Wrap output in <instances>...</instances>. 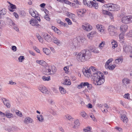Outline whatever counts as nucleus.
Segmentation results:
<instances>
[{"label": "nucleus", "instance_id": "obj_1", "mask_svg": "<svg viewBox=\"0 0 132 132\" xmlns=\"http://www.w3.org/2000/svg\"><path fill=\"white\" fill-rule=\"evenodd\" d=\"M95 68L91 67L88 70H85L84 74L86 77L89 78L91 75L93 76L94 84L95 85H100L105 81V78L103 74L96 71Z\"/></svg>", "mask_w": 132, "mask_h": 132}, {"label": "nucleus", "instance_id": "obj_2", "mask_svg": "<svg viewBox=\"0 0 132 132\" xmlns=\"http://www.w3.org/2000/svg\"><path fill=\"white\" fill-rule=\"evenodd\" d=\"M91 57V53L89 50H84L79 53L77 57V60L80 62H85Z\"/></svg>", "mask_w": 132, "mask_h": 132}, {"label": "nucleus", "instance_id": "obj_3", "mask_svg": "<svg viewBox=\"0 0 132 132\" xmlns=\"http://www.w3.org/2000/svg\"><path fill=\"white\" fill-rule=\"evenodd\" d=\"M102 7L104 9H105L106 8L107 10L110 11H117L120 10V7L118 5L112 3L105 4L102 6Z\"/></svg>", "mask_w": 132, "mask_h": 132}, {"label": "nucleus", "instance_id": "obj_4", "mask_svg": "<svg viewBox=\"0 0 132 132\" xmlns=\"http://www.w3.org/2000/svg\"><path fill=\"white\" fill-rule=\"evenodd\" d=\"M122 23L128 24L132 21V15L128 16L123 17L121 19Z\"/></svg>", "mask_w": 132, "mask_h": 132}, {"label": "nucleus", "instance_id": "obj_5", "mask_svg": "<svg viewBox=\"0 0 132 132\" xmlns=\"http://www.w3.org/2000/svg\"><path fill=\"white\" fill-rule=\"evenodd\" d=\"M130 80L127 78H125L122 80L123 85L125 88H127L130 84Z\"/></svg>", "mask_w": 132, "mask_h": 132}, {"label": "nucleus", "instance_id": "obj_6", "mask_svg": "<svg viewBox=\"0 0 132 132\" xmlns=\"http://www.w3.org/2000/svg\"><path fill=\"white\" fill-rule=\"evenodd\" d=\"M30 23L32 26H35L36 28L39 27L40 25L38 23V22L37 20L35 19H31L30 21Z\"/></svg>", "mask_w": 132, "mask_h": 132}, {"label": "nucleus", "instance_id": "obj_7", "mask_svg": "<svg viewBox=\"0 0 132 132\" xmlns=\"http://www.w3.org/2000/svg\"><path fill=\"white\" fill-rule=\"evenodd\" d=\"M91 5L89 7H93L95 9H97L99 7V5L98 4V3L95 0H94L92 2L91 4Z\"/></svg>", "mask_w": 132, "mask_h": 132}, {"label": "nucleus", "instance_id": "obj_8", "mask_svg": "<svg viewBox=\"0 0 132 132\" xmlns=\"http://www.w3.org/2000/svg\"><path fill=\"white\" fill-rule=\"evenodd\" d=\"M43 37L44 39L48 42L51 41L50 38L51 36L46 33H44L43 34Z\"/></svg>", "mask_w": 132, "mask_h": 132}, {"label": "nucleus", "instance_id": "obj_9", "mask_svg": "<svg viewBox=\"0 0 132 132\" xmlns=\"http://www.w3.org/2000/svg\"><path fill=\"white\" fill-rule=\"evenodd\" d=\"M120 29L121 32L125 33L127 30L128 26L126 24L122 25L121 26Z\"/></svg>", "mask_w": 132, "mask_h": 132}, {"label": "nucleus", "instance_id": "obj_10", "mask_svg": "<svg viewBox=\"0 0 132 132\" xmlns=\"http://www.w3.org/2000/svg\"><path fill=\"white\" fill-rule=\"evenodd\" d=\"M94 0H83L84 4L86 6L89 7Z\"/></svg>", "mask_w": 132, "mask_h": 132}, {"label": "nucleus", "instance_id": "obj_11", "mask_svg": "<svg viewBox=\"0 0 132 132\" xmlns=\"http://www.w3.org/2000/svg\"><path fill=\"white\" fill-rule=\"evenodd\" d=\"M34 121L32 119L29 117H27L25 118L24 120V122L26 124H28L29 123H32Z\"/></svg>", "mask_w": 132, "mask_h": 132}, {"label": "nucleus", "instance_id": "obj_12", "mask_svg": "<svg viewBox=\"0 0 132 132\" xmlns=\"http://www.w3.org/2000/svg\"><path fill=\"white\" fill-rule=\"evenodd\" d=\"M96 28L97 30L101 32L105 33V29L103 26L98 24L96 26Z\"/></svg>", "mask_w": 132, "mask_h": 132}, {"label": "nucleus", "instance_id": "obj_13", "mask_svg": "<svg viewBox=\"0 0 132 132\" xmlns=\"http://www.w3.org/2000/svg\"><path fill=\"white\" fill-rule=\"evenodd\" d=\"M38 89L43 93H46L47 91L46 88L43 86H40L38 87Z\"/></svg>", "mask_w": 132, "mask_h": 132}, {"label": "nucleus", "instance_id": "obj_14", "mask_svg": "<svg viewBox=\"0 0 132 132\" xmlns=\"http://www.w3.org/2000/svg\"><path fill=\"white\" fill-rule=\"evenodd\" d=\"M50 68L48 67V66L46 67L44 71V73L46 75H51V73H50Z\"/></svg>", "mask_w": 132, "mask_h": 132}, {"label": "nucleus", "instance_id": "obj_15", "mask_svg": "<svg viewBox=\"0 0 132 132\" xmlns=\"http://www.w3.org/2000/svg\"><path fill=\"white\" fill-rule=\"evenodd\" d=\"M9 3L10 4V7H9V10L11 12L14 11L13 10L15 9L16 8V6L11 4L10 2H9Z\"/></svg>", "mask_w": 132, "mask_h": 132}, {"label": "nucleus", "instance_id": "obj_16", "mask_svg": "<svg viewBox=\"0 0 132 132\" xmlns=\"http://www.w3.org/2000/svg\"><path fill=\"white\" fill-rule=\"evenodd\" d=\"M116 65L115 64L112 65H105V68H108L110 70H113L114 69Z\"/></svg>", "mask_w": 132, "mask_h": 132}, {"label": "nucleus", "instance_id": "obj_17", "mask_svg": "<svg viewBox=\"0 0 132 132\" xmlns=\"http://www.w3.org/2000/svg\"><path fill=\"white\" fill-rule=\"evenodd\" d=\"M48 67L50 68V73H51V74H54L56 70L55 69V67L54 66H48Z\"/></svg>", "mask_w": 132, "mask_h": 132}, {"label": "nucleus", "instance_id": "obj_18", "mask_svg": "<svg viewBox=\"0 0 132 132\" xmlns=\"http://www.w3.org/2000/svg\"><path fill=\"white\" fill-rule=\"evenodd\" d=\"M52 39L53 40V42L57 45L60 44V41L57 38L55 37H53Z\"/></svg>", "mask_w": 132, "mask_h": 132}, {"label": "nucleus", "instance_id": "obj_19", "mask_svg": "<svg viewBox=\"0 0 132 132\" xmlns=\"http://www.w3.org/2000/svg\"><path fill=\"white\" fill-rule=\"evenodd\" d=\"M121 119L125 123H127L128 121L127 118L125 115H123L121 117Z\"/></svg>", "mask_w": 132, "mask_h": 132}, {"label": "nucleus", "instance_id": "obj_20", "mask_svg": "<svg viewBox=\"0 0 132 132\" xmlns=\"http://www.w3.org/2000/svg\"><path fill=\"white\" fill-rule=\"evenodd\" d=\"M4 114V116H5L8 118H10L12 117H13V114L11 113L8 112L7 111Z\"/></svg>", "mask_w": 132, "mask_h": 132}, {"label": "nucleus", "instance_id": "obj_21", "mask_svg": "<svg viewBox=\"0 0 132 132\" xmlns=\"http://www.w3.org/2000/svg\"><path fill=\"white\" fill-rule=\"evenodd\" d=\"M36 62L43 66L46 65V63L43 60H37L36 61Z\"/></svg>", "mask_w": 132, "mask_h": 132}, {"label": "nucleus", "instance_id": "obj_22", "mask_svg": "<svg viewBox=\"0 0 132 132\" xmlns=\"http://www.w3.org/2000/svg\"><path fill=\"white\" fill-rule=\"evenodd\" d=\"M37 118L38 120L40 122H43L44 120V117L42 114L39 115H37Z\"/></svg>", "mask_w": 132, "mask_h": 132}, {"label": "nucleus", "instance_id": "obj_23", "mask_svg": "<svg viewBox=\"0 0 132 132\" xmlns=\"http://www.w3.org/2000/svg\"><path fill=\"white\" fill-rule=\"evenodd\" d=\"M59 90L61 93L63 95L65 94L66 92V91L64 88L61 86L59 87Z\"/></svg>", "mask_w": 132, "mask_h": 132}, {"label": "nucleus", "instance_id": "obj_24", "mask_svg": "<svg viewBox=\"0 0 132 132\" xmlns=\"http://www.w3.org/2000/svg\"><path fill=\"white\" fill-rule=\"evenodd\" d=\"M29 12L30 14L33 17H36L37 14H36L37 12H35L32 9L30 10L29 11Z\"/></svg>", "mask_w": 132, "mask_h": 132}, {"label": "nucleus", "instance_id": "obj_25", "mask_svg": "<svg viewBox=\"0 0 132 132\" xmlns=\"http://www.w3.org/2000/svg\"><path fill=\"white\" fill-rule=\"evenodd\" d=\"M80 125V123L78 120V119L76 120L75 121V125L73 127L74 128H76Z\"/></svg>", "mask_w": 132, "mask_h": 132}, {"label": "nucleus", "instance_id": "obj_26", "mask_svg": "<svg viewBox=\"0 0 132 132\" xmlns=\"http://www.w3.org/2000/svg\"><path fill=\"white\" fill-rule=\"evenodd\" d=\"M115 30H116L115 27L111 25H110L108 28V31H114Z\"/></svg>", "mask_w": 132, "mask_h": 132}, {"label": "nucleus", "instance_id": "obj_27", "mask_svg": "<svg viewBox=\"0 0 132 132\" xmlns=\"http://www.w3.org/2000/svg\"><path fill=\"white\" fill-rule=\"evenodd\" d=\"M83 12H82L80 10H77V13L78 15H80V16L82 17V15L85 13V11H84V9L82 10Z\"/></svg>", "mask_w": 132, "mask_h": 132}, {"label": "nucleus", "instance_id": "obj_28", "mask_svg": "<svg viewBox=\"0 0 132 132\" xmlns=\"http://www.w3.org/2000/svg\"><path fill=\"white\" fill-rule=\"evenodd\" d=\"M7 22L10 26H14L15 25V24L13 22V21L9 18L7 19Z\"/></svg>", "mask_w": 132, "mask_h": 132}, {"label": "nucleus", "instance_id": "obj_29", "mask_svg": "<svg viewBox=\"0 0 132 132\" xmlns=\"http://www.w3.org/2000/svg\"><path fill=\"white\" fill-rule=\"evenodd\" d=\"M123 61V59L122 57H120L116 60V62L117 64H118L120 62L121 63Z\"/></svg>", "mask_w": 132, "mask_h": 132}, {"label": "nucleus", "instance_id": "obj_30", "mask_svg": "<svg viewBox=\"0 0 132 132\" xmlns=\"http://www.w3.org/2000/svg\"><path fill=\"white\" fill-rule=\"evenodd\" d=\"M43 52L47 55L49 54L50 52V50L46 48H43Z\"/></svg>", "mask_w": 132, "mask_h": 132}, {"label": "nucleus", "instance_id": "obj_31", "mask_svg": "<svg viewBox=\"0 0 132 132\" xmlns=\"http://www.w3.org/2000/svg\"><path fill=\"white\" fill-rule=\"evenodd\" d=\"M80 114L82 117L85 119L88 116L87 114L84 111L81 112L80 113Z\"/></svg>", "mask_w": 132, "mask_h": 132}, {"label": "nucleus", "instance_id": "obj_32", "mask_svg": "<svg viewBox=\"0 0 132 132\" xmlns=\"http://www.w3.org/2000/svg\"><path fill=\"white\" fill-rule=\"evenodd\" d=\"M65 117L68 120L71 121H73V118H72L71 116L69 115H67L65 116Z\"/></svg>", "mask_w": 132, "mask_h": 132}, {"label": "nucleus", "instance_id": "obj_33", "mask_svg": "<svg viewBox=\"0 0 132 132\" xmlns=\"http://www.w3.org/2000/svg\"><path fill=\"white\" fill-rule=\"evenodd\" d=\"M123 51H125L126 53H127L129 51V49L128 47H127L125 46H124L123 47Z\"/></svg>", "mask_w": 132, "mask_h": 132}, {"label": "nucleus", "instance_id": "obj_34", "mask_svg": "<svg viewBox=\"0 0 132 132\" xmlns=\"http://www.w3.org/2000/svg\"><path fill=\"white\" fill-rule=\"evenodd\" d=\"M65 84L69 85H71V82L70 79H65L64 80Z\"/></svg>", "mask_w": 132, "mask_h": 132}, {"label": "nucleus", "instance_id": "obj_35", "mask_svg": "<svg viewBox=\"0 0 132 132\" xmlns=\"http://www.w3.org/2000/svg\"><path fill=\"white\" fill-rule=\"evenodd\" d=\"M125 33L121 32L119 36V38L120 40H123L124 39Z\"/></svg>", "mask_w": 132, "mask_h": 132}, {"label": "nucleus", "instance_id": "obj_36", "mask_svg": "<svg viewBox=\"0 0 132 132\" xmlns=\"http://www.w3.org/2000/svg\"><path fill=\"white\" fill-rule=\"evenodd\" d=\"M42 79L44 81H49L51 79L50 76L46 77L45 76H43L42 77Z\"/></svg>", "mask_w": 132, "mask_h": 132}, {"label": "nucleus", "instance_id": "obj_37", "mask_svg": "<svg viewBox=\"0 0 132 132\" xmlns=\"http://www.w3.org/2000/svg\"><path fill=\"white\" fill-rule=\"evenodd\" d=\"M20 15L22 17L25 16L26 15V13L25 11L24 10L20 11Z\"/></svg>", "mask_w": 132, "mask_h": 132}, {"label": "nucleus", "instance_id": "obj_38", "mask_svg": "<svg viewBox=\"0 0 132 132\" xmlns=\"http://www.w3.org/2000/svg\"><path fill=\"white\" fill-rule=\"evenodd\" d=\"M6 12L5 9H3L0 11V14L2 15H4L6 14Z\"/></svg>", "mask_w": 132, "mask_h": 132}, {"label": "nucleus", "instance_id": "obj_39", "mask_svg": "<svg viewBox=\"0 0 132 132\" xmlns=\"http://www.w3.org/2000/svg\"><path fill=\"white\" fill-rule=\"evenodd\" d=\"M16 114L20 117H22V114L21 112L18 110H16L15 111Z\"/></svg>", "mask_w": 132, "mask_h": 132}, {"label": "nucleus", "instance_id": "obj_40", "mask_svg": "<svg viewBox=\"0 0 132 132\" xmlns=\"http://www.w3.org/2000/svg\"><path fill=\"white\" fill-rule=\"evenodd\" d=\"M2 100L3 101L4 104L5 105H6V104H7V103L9 102V100H6L5 98H4L2 99Z\"/></svg>", "mask_w": 132, "mask_h": 132}, {"label": "nucleus", "instance_id": "obj_41", "mask_svg": "<svg viewBox=\"0 0 132 132\" xmlns=\"http://www.w3.org/2000/svg\"><path fill=\"white\" fill-rule=\"evenodd\" d=\"M112 45V48L113 49H114L115 47L117 46V44H116L115 42H113L111 43Z\"/></svg>", "mask_w": 132, "mask_h": 132}, {"label": "nucleus", "instance_id": "obj_42", "mask_svg": "<svg viewBox=\"0 0 132 132\" xmlns=\"http://www.w3.org/2000/svg\"><path fill=\"white\" fill-rule=\"evenodd\" d=\"M86 25L87 26V31H89L92 29V27L91 26L89 25V24L87 23Z\"/></svg>", "mask_w": 132, "mask_h": 132}, {"label": "nucleus", "instance_id": "obj_43", "mask_svg": "<svg viewBox=\"0 0 132 132\" xmlns=\"http://www.w3.org/2000/svg\"><path fill=\"white\" fill-rule=\"evenodd\" d=\"M24 59V56H20L18 59L19 62H22Z\"/></svg>", "mask_w": 132, "mask_h": 132}, {"label": "nucleus", "instance_id": "obj_44", "mask_svg": "<svg viewBox=\"0 0 132 132\" xmlns=\"http://www.w3.org/2000/svg\"><path fill=\"white\" fill-rule=\"evenodd\" d=\"M129 95V94L128 93L124 95L123 96V97L125 98H127L129 100H130V98Z\"/></svg>", "mask_w": 132, "mask_h": 132}, {"label": "nucleus", "instance_id": "obj_45", "mask_svg": "<svg viewBox=\"0 0 132 132\" xmlns=\"http://www.w3.org/2000/svg\"><path fill=\"white\" fill-rule=\"evenodd\" d=\"M65 20L67 22L68 24H69L71 25L72 24V22L71 20L69 18H66L65 19Z\"/></svg>", "mask_w": 132, "mask_h": 132}, {"label": "nucleus", "instance_id": "obj_46", "mask_svg": "<svg viewBox=\"0 0 132 132\" xmlns=\"http://www.w3.org/2000/svg\"><path fill=\"white\" fill-rule=\"evenodd\" d=\"M51 114L54 116H56L58 115V112L54 110H52V111H51Z\"/></svg>", "mask_w": 132, "mask_h": 132}, {"label": "nucleus", "instance_id": "obj_47", "mask_svg": "<svg viewBox=\"0 0 132 132\" xmlns=\"http://www.w3.org/2000/svg\"><path fill=\"white\" fill-rule=\"evenodd\" d=\"M113 61V59L112 58H110L109 59L108 61L106 62L105 63V65H109V63L112 62Z\"/></svg>", "mask_w": 132, "mask_h": 132}, {"label": "nucleus", "instance_id": "obj_48", "mask_svg": "<svg viewBox=\"0 0 132 132\" xmlns=\"http://www.w3.org/2000/svg\"><path fill=\"white\" fill-rule=\"evenodd\" d=\"M91 128L89 127H87L86 129H84L83 130L84 131L86 132V131H90L91 130Z\"/></svg>", "mask_w": 132, "mask_h": 132}, {"label": "nucleus", "instance_id": "obj_49", "mask_svg": "<svg viewBox=\"0 0 132 132\" xmlns=\"http://www.w3.org/2000/svg\"><path fill=\"white\" fill-rule=\"evenodd\" d=\"M45 19L49 21L50 19L48 15L46 14L44 17Z\"/></svg>", "mask_w": 132, "mask_h": 132}, {"label": "nucleus", "instance_id": "obj_50", "mask_svg": "<svg viewBox=\"0 0 132 132\" xmlns=\"http://www.w3.org/2000/svg\"><path fill=\"white\" fill-rule=\"evenodd\" d=\"M110 35L111 36H113L115 34L114 31H108Z\"/></svg>", "mask_w": 132, "mask_h": 132}, {"label": "nucleus", "instance_id": "obj_51", "mask_svg": "<svg viewBox=\"0 0 132 132\" xmlns=\"http://www.w3.org/2000/svg\"><path fill=\"white\" fill-rule=\"evenodd\" d=\"M70 5H72V6L73 7H77L78 8V5H76L75 4L73 3H72L71 2V3L70 4Z\"/></svg>", "mask_w": 132, "mask_h": 132}, {"label": "nucleus", "instance_id": "obj_52", "mask_svg": "<svg viewBox=\"0 0 132 132\" xmlns=\"http://www.w3.org/2000/svg\"><path fill=\"white\" fill-rule=\"evenodd\" d=\"M60 24L64 27H66L67 26V23H64L62 21L61 22Z\"/></svg>", "mask_w": 132, "mask_h": 132}, {"label": "nucleus", "instance_id": "obj_53", "mask_svg": "<svg viewBox=\"0 0 132 132\" xmlns=\"http://www.w3.org/2000/svg\"><path fill=\"white\" fill-rule=\"evenodd\" d=\"M9 84L11 85H16V83L15 82H13L12 80H11L9 81Z\"/></svg>", "mask_w": 132, "mask_h": 132}, {"label": "nucleus", "instance_id": "obj_54", "mask_svg": "<svg viewBox=\"0 0 132 132\" xmlns=\"http://www.w3.org/2000/svg\"><path fill=\"white\" fill-rule=\"evenodd\" d=\"M83 87L82 82H81L80 84L77 86V88L79 89L82 88Z\"/></svg>", "mask_w": 132, "mask_h": 132}, {"label": "nucleus", "instance_id": "obj_55", "mask_svg": "<svg viewBox=\"0 0 132 132\" xmlns=\"http://www.w3.org/2000/svg\"><path fill=\"white\" fill-rule=\"evenodd\" d=\"M105 42H102L100 43L99 45V47L100 48L103 47L105 44Z\"/></svg>", "mask_w": 132, "mask_h": 132}, {"label": "nucleus", "instance_id": "obj_56", "mask_svg": "<svg viewBox=\"0 0 132 132\" xmlns=\"http://www.w3.org/2000/svg\"><path fill=\"white\" fill-rule=\"evenodd\" d=\"M90 117L92 119V120L95 122L97 120L94 115L90 116Z\"/></svg>", "mask_w": 132, "mask_h": 132}, {"label": "nucleus", "instance_id": "obj_57", "mask_svg": "<svg viewBox=\"0 0 132 132\" xmlns=\"http://www.w3.org/2000/svg\"><path fill=\"white\" fill-rule=\"evenodd\" d=\"M95 34H96V32L95 31H93L90 32V33H89V35H91V37H93V35Z\"/></svg>", "mask_w": 132, "mask_h": 132}, {"label": "nucleus", "instance_id": "obj_58", "mask_svg": "<svg viewBox=\"0 0 132 132\" xmlns=\"http://www.w3.org/2000/svg\"><path fill=\"white\" fill-rule=\"evenodd\" d=\"M74 2L76 3V4L81 5V3L78 0H74Z\"/></svg>", "mask_w": 132, "mask_h": 132}, {"label": "nucleus", "instance_id": "obj_59", "mask_svg": "<svg viewBox=\"0 0 132 132\" xmlns=\"http://www.w3.org/2000/svg\"><path fill=\"white\" fill-rule=\"evenodd\" d=\"M34 48L35 50V51H36L38 53H40V50L39 49H38L36 47H34Z\"/></svg>", "mask_w": 132, "mask_h": 132}, {"label": "nucleus", "instance_id": "obj_60", "mask_svg": "<svg viewBox=\"0 0 132 132\" xmlns=\"http://www.w3.org/2000/svg\"><path fill=\"white\" fill-rule=\"evenodd\" d=\"M12 49L15 52L16 50V47L15 46H12Z\"/></svg>", "mask_w": 132, "mask_h": 132}, {"label": "nucleus", "instance_id": "obj_61", "mask_svg": "<svg viewBox=\"0 0 132 132\" xmlns=\"http://www.w3.org/2000/svg\"><path fill=\"white\" fill-rule=\"evenodd\" d=\"M64 3L70 5L71 2H70L68 0H64Z\"/></svg>", "mask_w": 132, "mask_h": 132}, {"label": "nucleus", "instance_id": "obj_62", "mask_svg": "<svg viewBox=\"0 0 132 132\" xmlns=\"http://www.w3.org/2000/svg\"><path fill=\"white\" fill-rule=\"evenodd\" d=\"M92 52L96 53H98L99 52V51L98 50H97L96 49H94V48Z\"/></svg>", "mask_w": 132, "mask_h": 132}, {"label": "nucleus", "instance_id": "obj_63", "mask_svg": "<svg viewBox=\"0 0 132 132\" xmlns=\"http://www.w3.org/2000/svg\"><path fill=\"white\" fill-rule=\"evenodd\" d=\"M5 130L8 131L9 132H10V131H12V128H5Z\"/></svg>", "mask_w": 132, "mask_h": 132}, {"label": "nucleus", "instance_id": "obj_64", "mask_svg": "<svg viewBox=\"0 0 132 132\" xmlns=\"http://www.w3.org/2000/svg\"><path fill=\"white\" fill-rule=\"evenodd\" d=\"M48 102H49V103L53 105V104H54V102L52 100H51V99L49 100H48Z\"/></svg>", "mask_w": 132, "mask_h": 132}]
</instances>
